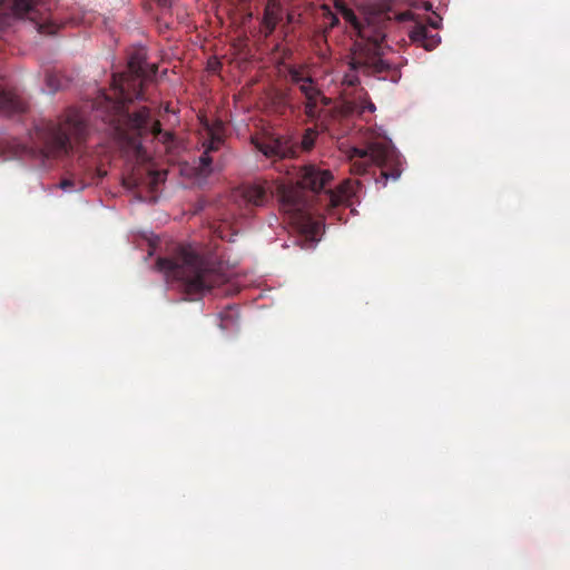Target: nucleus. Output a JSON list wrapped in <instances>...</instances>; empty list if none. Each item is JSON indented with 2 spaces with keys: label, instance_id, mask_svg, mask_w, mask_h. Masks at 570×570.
Here are the masks:
<instances>
[{
  "label": "nucleus",
  "instance_id": "nucleus-1",
  "mask_svg": "<svg viewBox=\"0 0 570 570\" xmlns=\"http://www.w3.org/2000/svg\"><path fill=\"white\" fill-rule=\"evenodd\" d=\"M342 16L357 31V38L348 55L350 70L345 73L343 83L348 87L357 86L360 75L399 82L402 65L387 58L392 49L385 42L386 30L390 21L412 20L413 13L410 10L399 12L389 4L367 14L363 22L351 8L344 9Z\"/></svg>",
  "mask_w": 570,
  "mask_h": 570
},
{
  "label": "nucleus",
  "instance_id": "nucleus-2",
  "mask_svg": "<svg viewBox=\"0 0 570 570\" xmlns=\"http://www.w3.org/2000/svg\"><path fill=\"white\" fill-rule=\"evenodd\" d=\"M295 185L279 184L276 193L281 208L288 215V222L301 234L305 242L312 245L318 240L324 229L323 217H314L313 207L307 191L317 194L325 190L333 179L328 169H321L315 165H305L295 168Z\"/></svg>",
  "mask_w": 570,
  "mask_h": 570
},
{
  "label": "nucleus",
  "instance_id": "nucleus-3",
  "mask_svg": "<svg viewBox=\"0 0 570 570\" xmlns=\"http://www.w3.org/2000/svg\"><path fill=\"white\" fill-rule=\"evenodd\" d=\"M91 128L87 112L67 108L56 120H40L30 132L33 148L46 158L67 156L82 146Z\"/></svg>",
  "mask_w": 570,
  "mask_h": 570
},
{
  "label": "nucleus",
  "instance_id": "nucleus-4",
  "mask_svg": "<svg viewBox=\"0 0 570 570\" xmlns=\"http://www.w3.org/2000/svg\"><path fill=\"white\" fill-rule=\"evenodd\" d=\"M97 118L104 122L105 130L119 141L131 142L134 138H144L150 134L168 151L177 146L174 132L164 131L159 120L151 122L148 107H140L134 114H129L121 105L105 98L97 109Z\"/></svg>",
  "mask_w": 570,
  "mask_h": 570
},
{
  "label": "nucleus",
  "instance_id": "nucleus-5",
  "mask_svg": "<svg viewBox=\"0 0 570 570\" xmlns=\"http://www.w3.org/2000/svg\"><path fill=\"white\" fill-rule=\"evenodd\" d=\"M157 267L179 281L188 295H202L224 282L223 275L191 246H179L170 257H159Z\"/></svg>",
  "mask_w": 570,
  "mask_h": 570
},
{
  "label": "nucleus",
  "instance_id": "nucleus-6",
  "mask_svg": "<svg viewBox=\"0 0 570 570\" xmlns=\"http://www.w3.org/2000/svg\"><path fill=\"white\" fill-rule=\"evenodd\" d=\"M157 70L158 67L155 63L146 61V56L142 51L139 50L131 53L128 60V71L112 76L111 86L116 98L112 99L107 95L98 97L94 104L95 118H97V109L102 105L105 98L121 105L124 109H127L126 104L135 99H142L144 81L155 77Z\"/></svg>",
  "mask_w": 570,
  "mask_h": 570
},
{
  "label": "nucleus",
  "instance_id": "nucleus-7",
  "mask_svg": "<svg viewBox=\"0 0 570 570\" xmlns=\"http://www.w3.org/2000/svg\"><path fill=\"white\" fill-rule=\"evenodd\" d=\"M347 157L351 161V170L356 175L365 174L371 165L380 167L383 186L386 185L389 178L396 180L401 175L397 168L391 171L383 169L393 157L392 148L385 142H371L366 148L351 147Z\"/></svg>",
  "mask_w": 570,
  "mask_h": 570
},
{
  "label": "nucleus",
  "instance_id": "nucleus-8",
  "mask_svg": "<svg viewBox=\"0 0 570 570\" xmlns=\"http://www.w3.org/2000/svg\"><path fill=\"white\" fill-rule=\"evenodd\" d=\"M258 150L267 158L292 159L298 154L299 147L286 137H271L257 145Z\"/></svg>",
  "mask_w": 570,
  "mask_h": 570
},
{
  "label": "nucleus",
  "instance_id": "nucleus-9",
  "mask_svg": "<svg viewBox=\"0 0 570 570\" xmlns=\"http://www.w3.org/2000/svg\"><path fill=\"white\" fill-rule=\"evenodd\" d=\"M361 185L358 181H352L350 179L341 183L335 189L325 190V197L327 205L336 207L340 205L352 206L353 198L356 196Z\"/></svg>",
  "mask_w": 570,
  "mask_h": 570
},
{
  "label": "nucleus",
  "instance_id": "nucleus-10",
  "mask_svg": "<svg viewBox=\"0 0 570 570\" xmlns=\"http://www.w3.org/2000/svg\"><path fill=\"white\" fill-rule=\"evenodd\" d=\"M38 0H0V24L7 23L9 17L33 19Z\"/></svg>",
  "mask_w": 570,
  "mask_h": 570
},
{
  "label": "nucleus",
  "instance_id": "nucleus-11",
  "mask_svg": "<svg viewBox=\"0 0 570 570\" xmlns=\"http://www.w3.org/2000/svg\"><path fill=\"white\" fill-rule=\"evenodd\" d=\"M272 194L273 186L268 181L245 184L240 187L244 200L254 206H264Z\"/></svg>",
  "mask_w": 570,
  "mask_h": 570
},
{
  "label": "nucleus",
  "instance_id": "nucleus-12",
  "mask_svg": "<svg viewBox=\"0 0 570 570\" xmlns=\"http://www.w3.org/2000/svg\"><path fill=\"white\" fill-rule=\"evenodd\" d=\"M26 110V101L17 88L8 83H0V112L16 114Z\"/></svg>",
  "mask_w": 570,
  "mask_h": 570
},
{
  "label": "nucleus",
  "instance_id": "nucleus-13",
  "mask_svg": "<svg viewBox=\"0 0 570 570\" xmlns=\"http://www.w3.org/2000/svg\"><path fill=\"white\" fill-rule=\"evenodd\" d=\"M283 18V9L277 0H268L264 9L262 18V32L264 37H269L276 29L277 24Z\"/></svg>",
  "mask_w": 570,
  "mask_h": 570
},
{
  "label": "nucleus",
  "instance_id": "nucleus-14",
  "mask_svg": "<svg viewBox=\"0 0 570 570\" xmlns=\"http://www.w3.org/2000/svg\"><path fill=\"white\" fill-rule=\"evenodd\" d=\"M409 37L413 43L421 46L428 51L438 47L441 38L438 33H432L425 24L415 23L409 31Z\"/></svg>",
  "mask_w": 570,
  "mask_h": 570
},
{
  "label": "nucleus",
  "instance_id": "nucleus-15",
  "mask_svg": "<svg viewBox=\"0 0 570 570\" xmlns=\"http://www.w3.org/2000/svg\"><path fill=\"white\" fill-rule=\"evenodd\" d=\"M318 101H321L324 107L331 104V99L324 95L313 97L311 100L306 99L305 101L304 112L311 121H318L322 118L323 110L318 108Z\"/></svg>",
  "mask_w": 570,
  "mask_h": 570
},
{
  "label": "nucleus",
  "instance_id": "nucleus-16",
  "mask_svg": "<svg viewBox=\"0 0 570 570\" xmlns=\"http://www.w3.org/2000/svg\"><path fill=\"white\" fill-rule=\"evenodd\" d=\"M222 129V125H218L216 128H208L209 138L204 141L203 146L205 150L208 153H214L220 149L224 144V138L219 130Z\"/></svg>",
  "mask_w": 570,
  "mask_h": 570
},
{
  "label": "nucleus",
  "instance_id": "nucleus-17",
  "mask_svg": "<svg viewBox=\"0 0 570 570\" xmlns=\"http://www.w3.org/2000/svg\"><path fill=\"white\" fill-rule=\"evenodd\" d=\"M196 170L197 174L202 177H207L213 173V158L210 156V153L204 150V153L199 157Z\"/></svg>",
  "mask_w": 570,
  "mask_h": 570
},
{
  "label": "nucleus",
  "instance_id": "nucleus-18",
  "mask_svg": "<svg viewBox=\"0 0 570 570\" xmlns=\"http://www.w3.org/2000/svg\"><path fill=\"white\" fill-rule=\"evenodd\" d=\"M299 91L305 96L307 100L311 98L323 95L322 91L314 85L313 79L306 78L299 86Z\"/></svg>",
  "mask_w": 570,
  "mask_h": 570
},
{
  "label": "nucleus",
  "instance_id": "nucleus-19",
  "mask_svg": "<svg viewBox=\"0 0 570 570\" xmlns=\"http://www.w3.org/2000/svg\"><path fill=\"white\" fill-rule=\"evenodd\" d=\"M321 12L323 19L327 21V29H333L340 23L337 14L331 10V7L328 4H322Z\"/></svg>",
  "mask_w": 570,
  "mask_h": 570
},
{
  "label": "nucleus",
  "instance_id": "nucleus-20",
  "mask_svg": "<svg viewBox=\"0 0 570 570\" xmlns=\"http://www.w3.org/2000/svg\"><path fill=\"white\" fill-rule=\"evenodd\" d=\"M316 137H317V130H315L313 128L306 129L305 134L303 135L302 141H301V147L304 150H311L315 145Z\"/></svg>",
  "mask_w": 570,
  "mask_h": 570
},
{
  "label": "nucleus",
  "instance_id": "nucleus-21",
  "mask_svg": "<svg viewBox=\"0 0 570 570\" xmlns=\"http://www.w3.org/2000/svg\"><path fill=\"white\" fill-rule=\"evenodd\" d=\"M46 82L51 92H56L61 88V80L58 73L48 71L46 73Z\"/></svg>",
  "mask_w": 570,
  "mask_h": 570
},
{
  "label": "nucleus",
  "instance_id": "nucleus-22",
  "mask_svg": "<svg viewBox=\"0 0 570 570\" xmlns=\"http://www.w3.org/2000/svg\"><path fill=\"white\" fill-rule=\"evenodd\" d=\"M288 75L291 78V81L297 86H299L306 78H309V76H305L302 70L296 68H291L288 70Z\"/></svg>",
  "mask_w": 570,
  "mask_h": 570
},
{
  "label": "nucleus",
  "instance_id": "nucleus-23",
  "mask_svg": "<svg viewBox=\"0 0 570 570\" xmlns=\"http://www.w3.org/2000/svg\"><path fill=\"white\" fill-rule=\"evenodd\" d=\"M165 179V173L161 171H150L149 173V184L153 189Z\"/></svg>",
  "mask_w": 570,
  "mask_h": 570
},
{
  "label": "nucleus",
  "instance_id": "nucleus-24",
  "mask_svg": "<svg viewBox=\"0 0 570 570\" xmlns=\"http://www.w3.org/2000/svg\"><path fill=\"white\" fill-rule=\"evenodd\" d=\"M375 105L367 98L365 97L362 102H361V109H360V114H363L364 111H370V112H374L375 111Z\"/></svg>",
  "mask_w": 570,
  "mask_h": 570
},
{
  "label": "nucleus",
  "instance_id": "nucleus-25",
  "mask_svg": "<svg viewBox=\"0 0 570 570\" xmlns=\"http://www.w3.org/2000/svg\"><path fill=\"white\" fill-rule=\"evenodd\" d=\"M59 186L61 189H63L66 191H70V190L76 189V181L70 178H65L60 181Z\"/></svg>",
  "mask_w": 570,
  "mask_h": 570
},
{
  "label": "nucleus",
  "instance_id": "nucleus-26",
  "mask_svg": "<svg viewBox=\"0 0 570 570\" xmlns=\"http://www.w3.org/2000/svg\"><path fill=\"white\" fill-rule=\"evenodd\" d=\"M333 4L336 11L340 12L341 14L343 13L344 9L348 8L345 0H334Z\"/></svg>",
  "mask_w": 570,
  "mask_h": 570
},
{
  "label": "nucleus",
  "instance_id": "nucleus-27",
  "mask_svg": "<svg viewBox=\"0 0 570 570\" xmlns=\"http://www.w3.org/2000/svg\"><path fill=\"white\" fill-rule=\"evenodd\" d=\"M158 6L164 9H169L171 7V0H156Z\"/></svg>",
  "mask_w": 570,
  "mask_h": 570
},
{
  "label": "nucleus",
  "instance_id": "nucleus-28",
  "mask_svg": "<svg viewBox=\"0 0 570 570\" xmlns=\"http://www.w3.org/2000/svg\"><path fill=\"white\" fill-rule=\"evenodd\" d=\"M429 26L432 27L433 29H439L440 28V21H434L432 19H429Z\"/></svg>",
  "mask_w": 570,
  "mask_h": 570
},
{
  "label": "nucleus",
  "instance_id": "nucleus-29",
  "mask_svg": "<svg viewBox=\"0 0 570 570\" xmlns=\"http://www.w3.org/2000/svg\"><path fill=\"white\" fill-rule=\"evenodd\" d=\"M424 8H425L426 10H430V9L432 8V4H431L430 2H426V3H425V6H424Z\"/></svg>",
  "mask_w": 570,
  "mask_h": 570
},
{
  "label": "nucleus",
  "instance_id": "nucleus-30",
  "mask_svg": "<svg viewBox=\"0 0 570 570\" xmlns=\"http://www.w3.org/2000/svg\"><path fill=\"white\" fill-rule=\"evenodd\" d=\"M77 189H78V190L83 189V186H82V185H79V187H78Z\"/></svg>",
  "mask_w": 570,
  "mask_h": 570
}]
</instances>
